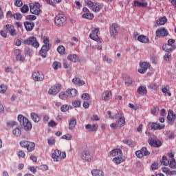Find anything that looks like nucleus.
Segmentation results:
<instances>
[{"label":"nucleus","mask_w":176,"mask_h":176,"mask_svg":"<svg viewBox=\"0 0 176 176\" xmlns=\"http://www.w3.org/2000/svg\"><path fill=\"white\" fill-rule=\"evenodd\" d=\"M18 120L21 126H23L24 130L26 131H30L32 129V124L28 120V118L24 117L23 115L18 116Z\"/></svg>","instance_id":"1"},{"label":"nucleus","mask_w":176,"mask_h":176,"mask_svg":"<svg viewBox=\"0 0 176 176\" xmlns=\"http://www.w3.org/2000/svg\"><path fill=\"white\" fill-rule=\"evenodd\" d=\"M52 157L54 162H61L63 159L67 157V153H65V151L61 152L60 150H55Z\"/></svg>","instance_id":"2"},{"label":"nucleus","mask_w":176,"mask_h":176,"mask_svg":"<svg viewBox=\"0 0 176 176\" xmlns=\"http://www.w3.org/2000/svg\"><path fill=\"white\" fill-rule=\"evenodd\" d=\"M54 23L57 27H64L67 23V17L63 14H59L55 17Z\"/></svg>","instance_id":"3"},{"label":"nucleus","mask_w":176,"mask_h":176,"mask_svg":"<svg viewBox=\"0 0 176 176\" xmlns=\"http://www.w3.org/2000/svg\"><path fill=\"white\" fill-rule=\"evenodd\" d=\"M29 7L32 14H35L36 16L41 14V4L39 3H30Z\"/></svg>","instance_id":"4"},{"label":"nucleus","mask_w":176,"mask_h":176,"mask_svg":"<svg viewBox=\"0 0 176 176\" xmlns=\"http://www.w3.org/2000/svg\"><path fill=\"white\" fill-rule=\"evenodd\" d=\"M23 45H30L33 47H39V43L36 41V38L32 36L23 41Z\"/></svg>","instance_id":"5"},{"label":"nucleus","mask_w":176,"mask_h":176,"mask_svg":"<svg viewBox=\"0 0 176 176\" xmlns=\"http://www.w3.org/2000/svg\"><path fill=\"white\" fill-rule=\"evenodd\" d=\"M150 135L151 138L148 139L149 145L154 148H160V146L162 145V142L159 140H155V135L151 133Z\"/></svg>","instance_id":"6"},{"label":"nucleus","mask_w":176,"mask_h":176,"mask_svg":"<svg viewBox=\"0 0 176 176\" xmlns=\"http://www.w3.org/2000/svg\"><path fill=\"white\" fill-rule=\"evenodd\" d=\"M3 30L6 32L10 34L11 36H16V35H17V32L16 31V29H14L13 25L7 24L4 26Z\"/></svg>","instance_id":"7"},{"label":"nucleus","mask_w":176,"mask_h":176,"mask_svg":"<svg viewBox=\"0 0 176 176\" xmlns=\"http://www.w3.org/2000/svg\"><path fill=\"white\" fill-rule=\"evenodd\" d=\"M61 91V84H56L48 90V94L50 96H56V94H58V93H60Z\"/></svg>","instance_id":"8"},{"label":"nucleus","mask_w":176,"mask_h":176,"mask_svg":"<svg viewBox=\"0 0 176 176\" xmlns=\"http://www.w3.org/2000/svg\"><path fill=\"white\" fill-rule=\"evenodd\" d=\"M100 30L99 29H94L92 30L91 33L89 34V38L92 39V41H95L96 42H99L101 43L102 42V40L98 37V32Z\"/></svg>","instance_id":"9"},{"label":"nucleus","mask_w":176,"mask_h":176,"mask_svg":"<svg viewBox=\"0 0 176 176\" xmlns=\"http://www.w3.org/2000/svg\"><path fill=\"white\" fill-rule=\"evenodd\" d=\"M119 30H120V28H119V25L117 23H113L111 26H110V34L111 36H116V35H118V34H119Z\"/></svg>","instance_id":"10"},{"label":"nucleus","mask_w":176,"mask_h":176,"mask_svg":"<svg viewBox=\"0 0 176 176\" xmlns=\"http://www.w3.org/2000/svg\"><path fill=\"white\" fill-rule=\"evenodd\" d=\"M32 78L35 82H42L45 79V76L41 72H34Z\"/></svg>","instance_id":"11"},{"label":"nucleus","mask_w":176,"mask_h":176,"mask_svg":"<svg viewBox=\"0 0 176 176\" xmlns=\"http://www.w3.org/2000/svg\"><path fill=\"white\" fill-rule=\"evenodd\" d=\"M155 35L157 38L167 36L168 35V31L164 28H161L156 30Z\"/></svg>","instance_id":"12"},{"label":"nucleus","mask_w":176,"mask_h":176,"mask_svg":"<svg viewBox=\"0 0 176 176\" xmlns=\"http://www.w3.org/2000/svg\"><path fill=\"white\" fill-rule=\"evenodd\" d=\"M140 69H138L139 74H145L146 71L148 70V68L151 67V65H149L147 62H141L140 63Z\"/></svg>","instance_id":"13"},{"label":"nucleus","mask_w":176,"mask_h":176,"mask_svg":"<svg viewBox=\"0 0 176 176\" xmlns=\"http://www.w3.org/2000/svg\"><path fill=\"white\" fill-rule=\"evenodd\" d=\"M43 40L44 44L43 45L41 49H43V50H47V52H49V50H50V47H52L49 38L46 36H43Z\"/></svg>","instance_id":"14"},{"label":"nucleus","mask_w":176,"mask_h":176,"mask_svg":"<svg viewBox=\"0 0 176 176\" xmlns=\"http://www.w3.org/2000/svg\"><path fill=\"white\" fill-rule=\"evenodd\" d=\"M168 122L169 124H173L176 120V114L174 113L173 110H169L167 116Z\"/></svg>","instance_id":"15"},{"label":"nucleus","mask_w":176,"mask_h":176,"mask_svg":"<svg viewBox=\"0 0 176 176\" xmlns=\"http://www.w3.org/2000/svg\"><path fill=\"white\" fill-rule=\"evenodd\" d=\"M82 159L85 162H91L93 156H91V154H90V151H89V150H85L82 152Z\"/></svg>","instance_id":"16"},{"label":"nucleus","mask_w":176,"mask_h":176,"mask_svg":"<svg viewBox=\"0 0 176 176\" xmlns=\"http://www.w3.org/2000/svg\"><path fill=\"white\" fill-rule=\"evenodd\" d=\"M109 156L113 157L115 156H123V153L120 148L113 149L109 153Z\"/></svg>","instance_id":"17"},{"label":"nucleus","mask_w":176,"mask_h":176,"mask_svg":"<svg viewBox=\"0 0 176 176\" xmlns=\"http://www.w3.org/2000/svg\"><path fill=\"white\" fill-rule=\"evenodd\" d=\"M89 9L92 10V12L97 13L101 10V4L100 3L95 2L91 5Z\"/></svg>","instance_id":"18"},{"label":"nucleus","mask_w":176,"mask_h":176,"mask_svg":"<svg viewBox=\"0 0 176 176\" xmlns=\"http://www.w3.org/2000/svg\"><path fill=\"white\" fill-rule=\"evenodd\" d=\"M85 129H86V130H87V131H89L90 133H93V132L96 131V130H98V124H94L91 125L90 124H88L85 126Z\"/></svg>","instance_id":"19"},{"label":"nucleus","mask_w":176,"mask_h":176,"mask_svg":"<svg viewBox=\"0 0 176 176\" xmlns=\"http://www.w3.org/2000/svg\"><path fill=\"white\" fill-rule=\"evenodd\" d=\"M24 26L26 31H32L35 27V23L34 22L25 21L24 22Z\"/></svg>","instance_id":"20"},{"label":"nucleus","mask_w":176,"mask_h":176,"mask_svg":"<svg viewBox=\"0 0 176 176\" xmlns=\"http://www.w3.org/2000/svg\"><path fill=\"white\" fill-rule=\"evenodd\" d=\"M162 49L166 53H170V52H173V50H175V45H170L168 44H165L162 46Z\"/></svg>","instance_id":"21"},{"label":"nucleus","mask_w":176,"mask_h":176,"mask_svg":"<svg viewBox=\"0 0 176 176\" xmlns=\"http://www.w3.org/2000/svg\"><path fill=\"white\" fill-rule=\"evenodd\" d=\"M122 79L124 81V84L126 85V86H131V85H133V79H131L130 76L127 75H124L122 76Z\"/></svg>","instance_id":"22"},{"label":"nucleus","mask_w":176,"mask_h":176,"mask_svg":"<svg viewBox=\"0 0 176 176\" xmlns=\"http://www.w3.org/2000/svg\"><path fill=\"white\" fill-rule=\"evenodd\" d=\"M72 82L76 86H83V85H85V83L83 80H80V78H79L78 77H75L74 78H73Z\"/></svg>","instance_id":"23"},{"label":"nucleus","mask_w":176,"mask_h":176,"mask_svg":"<svg viewBox=\"0 0 176 176\" xmlns=\"http://www.w3.org/2000/svg\"><path fill=\"white\" fill-rule=\"evenodd\" d=\"M134 6H138V8H146L148 6V3L145 2V1H135L133 3Z\"/></svg>","instance_id":"24"},{"label":"nucleus","mask_w":176,"mask_h":176,"mask_svg":"<svg viewBox=\"0 0 176 176\" xmlns=\"http://www.w3.org/2000/svg\"><path fill=\"white\" fill-rule=\"evenodd\" d=\"M59 98L60 100H63V101H65L69 98V94L68 91L67 90L66 91H61L59 94Z\"/></svg>","instance_id":"25"},{"label":"nucleus","mask_w":176,"mask_h":176,"mask_svg":"<svg viewBox=\"0 0 176 176\" xmlns=\"http://www.w3.org/2000/svg\"><path fill=\"white\" fill-rule=\"evenodd\" d=\"M167 23V17L162 16L157 19L155 22L156 25H164Z\"/></svg>","instance_id":"26"},{"label":"nucleus","mask_w":176,"mask_h":176,"mask_svg":"<svg viewBox=\"0 0 176 176\" xmlns=\"http://www.w3.org/2000/svg\"><path fill=\"white\" fill-rule=\"evenodd\" d=\"M138 41L141 43H148L149 42V38L144 35H140L138 37Z\"/></svg>","instance_id":"27"},{"label":"nucleus","mask_w":176,"mask_h":176,"mask_svg":"<svg viewBox=\"0 0 176 176\" xmlns=\"http://www.w3.org/2000/svg\"><path fill=\"white\" fill-rule=\"evenodd\" d=\"M164 125H160V124L153 122L151 124L152 130H163Z\"/></svg>","instance_id":"28"},{"label":"nucleus","mask_w":176,"mask_h":176,"mask_svg":"<svg viewBox=\"0 0 176 176\" xmlns=\"http://www.w3.org/2000/svg\"><path fill=\"white\" fill-rule=\"evenodd\" d=\"M67 60L72 63H76L79 60V57L76 54H70L67 56Z\"/></svg>","instance_id":"29"},{"label":"nucleus","mask_w":176,"mask_h":176,"mask_svg":"<svg viewBox=\"0 0 176 176\" xmlns=\"http://www.w3.org/2000/svg\"><path fill=\"white\" fill-rule=\"evenodd\" d=\"M91 173L93 176H104V172L102 170L94 169Z\"/></svg>","instance_id":"30"},{"label":"nucleus","mask_w":176,"mask_h":176,"mask_svg":"<svg viewBox=\"0 0 176 176\" xmlns=\"http://www.w3.org/2000/svg\"><path fill=\"white\" fill-rule=\"evenodd\" d=\"M25 148L28 152H32V151L35 150V143L29 142Z\"/></svg>","instance_id":"31"},{"label":"nucleus","mask_w":176,"mask_h":176,"mask_svg":"<svg viewBox=\"0 0 176 176\" xmlns=\"http://www.w3.org/2000/svg\"><path fill=\"white\" fill-rule=\"evenodd\" d=\"M30 117L35 123H38V122L41 121V117L36 113H31Z\"/></svg>","instance_id":"32"},{"label":"nucleus","mask_w":176,"mask_h":176,"mask_svg":"<svg viewBox=\"0 0 176 176\" xmlns=\"http://www.w3.org/2000/svg\"><path fill=\"white\" fill-rule=\"evenodd\" d=\"M138 93L140 94V96H145V94L148 93V91L146 87L140 86L138 89Z\"/></svg>","instance_id":"33"},{"label":"nucleus","mask_w":176,"mask_h":176,"mask_svg":"<svg viewBox=\"0 0 176 176\" xmlns=\"http://www.w3.org/2000/svg\"><path fill=\"white\" fill-rule=\"evenodd\" d=\"M75 126H76V119L72 118L69 123V130H74V129H75Z\"/></svg>","instance_id":"34"},{"label":"nucleus","mask_w":176,"mask_h":176,"mask_svg":"<svg viewBox=\"0 0 176 176\" xmlns=\"http://www.w3.org/2000/svg\"><path fill=\"white\" fill-rule=\"evenodd\" d=\"M67 92L69 93V98H72V97H76V94H78V90L75 89H67Z\"/></svg>","instance_id":"35"},{"label":"nucleus","mask_w":176,"mask_h":176,"mask_svg":"<svg viewBox=\"0 0 176 176\" xmlns=\"http://www.w3.org/2000/svg\"><path fill=\"white\" fill-rule=\"evenodd\" d=\"M147 87L150 90H154L155 91H156V90H157V89L159 88V85H157V84L155 82H151L147 85Z\"/></svg>","instance_id":"36"},{"label":"nucleus","mask_w":176,"mask_h":176,"mask_svg":"<svg viewBox=\"0 0 176 176\" xmlns=\"http://www.w3.org/2000/svg\"><path fill=\"white\" fill-rule=\"evenodd\" d=\"M113 162L115 163V164H120V163H123L124 160L122 156L118 155V157H116L113 159Z\"/></svg>","instance_id":"37"},{"label":"nucleus","mask_w":176,"mask_h":176,"mask_svg":"<svg viewBox=\"0 0 176 176\" xmlns=\"http://www.w3.org/2000/svg\"><path fill=\"white\" fill-rule=\"evenodd\" d=\"M110 97H111V92L108 91L104 92L102 95V99L104 100V101H108Z\"/></svg>","instance_id":"38"},{"label":"nucleus","mask_w":176,"mask_h":176,"mask_svg":"<svg viewBox=\"0 0 176 176\" xmlns=\"http://www.w3.org/2000/svg\"><path fill=\"white\" fill-rule=\"evenodd\" d=\"M124 144H126L128 145V146H130L131 148H134L135 145V142L130 140H123Z\"/></svg>","instance_id":"39"},{"label":"nucleus","mask_w":176,"mask_h":176,"mask_svg":"<svg viewBox=\"0 0 176 176\" xmlns=\"http://www.w3.org/2000/svg\"><path fill=\"white\" fill-rule=\"evenodd\" d=\"M12 133L15 137H20L21 135V130L19 127H16L12 131Z\"/></svg>","instance_id":"40"},{"label":"nucleus","mask_w":176,"mask_h":176,"mask_svg":"<svg viewBox=\"0 0 176 176\" xmlns=\"http://www.w3.org/2000/svg\"><path fill=\"white\" fill-rule=\"evenodd\" d=\"M161 164H163V166H168L170 164V160L167 159V157L163 156L161 160Z\"/></svg>","instance_id":"41"},{"label":"nucleus","mask_w":176,"mask_h":176,"mask_svg":"<svg viewBox=\"0 0 176 176\" xmlns=\"http://www.w3.org/2000/svg\"><path fill=\"white\" fill-rule=\"evenodd\" d=\"M169 167L173 170H176V161L175 158L171 159L169 162Z\"/></svg>","instance_id":"42"},{"label":"nucleus","mask_w":176,"mask_h":176,"mask_svg":"<svg viewBox=\"0 0 176 176\" xmlns=\"http://www.w3.org/2000/svg\"><path fill=\"white\" fill-rule=\"evenodd\" d=\"M118 124H120V126H124L126 123V119L124 116H120L117 122Z\"/></svg>","instance_id":"43"},{"label":"nucleus","mask_w":176,"mask_h":176,"mask_svg":"<svg viewBox=\"0 0 176 176\" xmlns=\"http://www.w3.org/2000/svg\"><path fill=\"white\" fill-rule=\"evenodd\" d=\"M47 52L48 51L43 50V48H41L39 51V54L43 58H46V57H47Z\"/></svg>","instance_id":"44"},{"label":"nucleus","mask_w":176,"mask_h":176,"mask_svg":"<svg viewBox=\"0 0 176 176\" xmlns=\"http://www.w3.org/2000/svg\"><path fill=\"white\" fill-rule=\"evenodd\" d=\"M140 151H142V153L143 155V156H149V155H151V152H149L148 151V149L146 148V147H142Z\"/></svg>","instance_id":"45"},{"label":"nucleus","mask_w":176,"mask_h":176,"mask_svg":"<svg viewBox=\"0 0 176 176\" xmlns=\"http://www.w3.org/2000/svg\"><path fill=\"white\" fill-rule=\"evenodd\" d=\"M57 52L59 54H65V47L63 45H60L57 47Z\"/></svg>","instance_id":"46"},{"label":"nucleus","mask_w":176,"mask_h":176,"mask_svg":"<svg viewBox=\"0 0 176 176\" xmlns=\"http://www.w3.org/2000/svg\"><path fill=\"white\" fill-rule=\"evenodd\" d=\"M54 69L57 70L58 68H61V63L58 61H54L52 64Z\"/></svg>","instance_id":"47"},{"label":"nucleus","mask_w":176,"mask_h":176,"mask_svg":"<svg viewBox=\"0 0 176 176\" xmlns=\"http://www.w3.org/2000/svg\"><path fill=\"white\" fill-rule=\"evenodd\" d=\"M94 17V14L92 13H86L82 14V18L83 19H87L88 20H91Z\"/></svg>","instance_id":"48"},{"label":"nucleus","mask_w":176,"mask_h":176,"mask_svg":"<svg viewBox=\"0 0 176 176\" xmlns=\"http://www.w3.org/2000/svg\"><path fill=\"white\" fill-rule=\"evenodd\" d=\"M8 90V87L5 85H0V94H5L6 93V91Z\"/></svg>","instance_id":"49"},{"label":"nucleus","mask_w":176,"mask_h":176,"mask_svg":"<svg viewBox=\"0 0 176 176\" xmlns=\"http://www.w3.org/2000/svg\"><path fill=\"white\" fill-rule=\"evenodd\" d=\"M29 10H30V8L28 7V5H25V4L23 5L22 6V8H21V12L22 13H28V12H29Z\"/></svg>","instance_id":"50"},{"label":"nucleus","mask_w":176,"mask_h":176,"mask_svg":"<svg viewBox=\"0 0 176 176\" xmlns=\"http://www.w3.org/2000/svg\"><path fill=\"white\" fill-rule=\"evenodd\" d=\"M103 61H105L107 64H112V59L107 55L103 56Z\"/></svg>","instance_id":"51"},{"label":"nucleus","mask_w":176,"mask_h":176,"mask_svg":"<svg viewBox=\"0 0 176 176\" xmlns=\"http://www.w3.org/2000/svg\"><path fill=\"white\" fill-rule=\"evenodd\" d=\"M63 140H67V141H70V140H72V135L71 134L67 133L66 135H63L62 136Z\"/></svg>","instance_id":"52"},{"label":"nucleus","mask_w":176,"mask_h":176,"mask_svg":"<svg viewBox=\"0 0 176 176\" xmlns=\"http://www.w3.org/2000/svg\"><path fill=\"white\" fill-rule=\"evenodd\" d=\"M72 105L74 108H79L80 107V101L74 100L72 102Z\"/></svg>","instance_id":"53"},{"label":"nucleus","mask_w":176,"mask_h":176,"mask_svg":"<svg viewBox=\"0 0 176 176\" xmlns=\"http://www.w3.org/2000/svg\"><path fill=\"white\" fill-rule=\"evenodd\" d=\"M13 17L15 20H21V19H23V15L20 13H16L13 14Z\"/></svg>","instance_id":"54"},{"label":"nucleus","mask_w":176,"mask_h":176,"mask_svg":"<svg viewBox=\"0 0 176 176\" xmlns=\"http://www.w3.org/2000/svg\"><path fill=\"white\" fill-rule=\"evenodd\" d=\"M171 58V54L170 52H167L164 56V60L165 61H170V59Z\"/></svg>","instance_id":"55"},{"label":"nucleus","mask_w":176,"mask_h":176,"mask_svg":"<svg viewBox=\"0 0 176 176\" xmlns=\"http://www.w3.org/2000/svg\"><path fill=\"white\" fill-rule=\"evenodd\" d=\"M68 109H69V106H68L67 104H63L61 107H60V111L62 112H67V111H68Z\"/></svg>","instance_id":"56"},{"label":"nucleus","mask_w":176,"mask_h":176,"mask_svg":"<svg viewBox=\"0 0 176 176\" xmlns=\"http://www.w3.org/2000/svg\"><path fill=\"white\" fill-rule=\"evenodd\" d=\"M26 20H30V21L36 20V16H35V15H28V16H26Z\"/></svg>","instance_id":"57"},{"label":"nucleus","mask_w":176,"mask_h":176,"mask_svg":"<svg viewBox=\"0 0 176 176\" xmlns=\"http://www.w3.org/2000/svg\"><path fill=\"white\" fill-rule=\"evenodd\" d=\"M81 98H82V100H87V101H89V100H90V94H83L81 96Z\"/></svg>","instance_id":"58"},{"label":"nucleus","mask_w":176,"mask_h":176,"mask_svg":"<svg viewBox=\"0 0 176 176\" xmlns=\"http://www.w3.org/2000/svg\"><path fill=\"white\" fill-rule=\"evenodd\" d=\"M159 168V164L157 162H153L151 165V169L153 170H157Z\"/></svg>","instance_id":"59"},{"label":"nucleus","mask_w":176,"mask_h":176,"mask_svg":"<svg viewBox=\"0 0 176 176\" xmlns=\"http://www.w3.org/2000/svg\"><path fill=\"white\" fill-rule=\"evenodd\" d=\"M28 141H26V140H23L20 142V145L21 146H22V148H26L27 147V145H28Z\"/></svg>","instance_id":"60"},{"label":"nucleus","mask_w":176,"mask_h":176,"mask_svg":"<svg viewBox=\"0 0 176 176\" xmlns=\"http://www.w3.org/2000/svg\"><path fill=\"white\" fill-rule=\"evenodd\" d=\"M7 124L10 127H14V126H17V123L15 121H10L7 123Z\"/></svg>","instance_id":"61"},{"label":"nucleus","mask_w":176,"mask_h":176,"mask_svg":"<svg viewBox=\"0 0 176 176\" xmlns=\"http://www.w3.org/2000/svg\"><path fill=\"white\" fill-rule=\"evenodd\" d=\"M15 6L20 8V6H23V1L21 0H16L14 2Z\"/></svg>","instance_id":"62"},{"label":"nucleus","mask_w":176,"mask_h":176,"mask_svg":"<svg viewBox=\"0 0 176 176\" xmlns=\"http://www.w3.org/2000/svg\"><path fill=\"white\" fill-rule=\"evenodd\" d=\"M18 156L19 157H25V153L23 150H21L18 152Z\"/></svg>","instance_id":"63"},{"label":"nucleus","mask_w":176,"mask_h":176,"mask_svg":"<svg viewBox=\"0 0 176 176\" xmlns=\"http://www.w3.org/2000/svg\"><path fill=\"white\" fill-rule=\"evenodd\" d=\"M85 2L89 8H90V7L94 3V2H92L91 0H85Z\"/></svg>","instance_id":"64"}]
</instances>
